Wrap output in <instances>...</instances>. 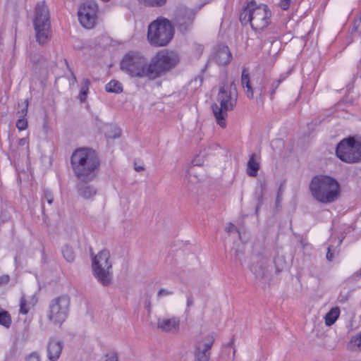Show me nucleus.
<instances>
[{
    "label": "nucleus",
    "mask_w": 361,
    "mask_h": 361,
    "mask_svg": "<svg viewBox=\"0 0 361 361\" xmlns=\"http://www.w3.org/2000/svg\"><path fill=\"white\" fill-rule=\"evenodd\" d=\"M71 164L78 180H93L97 176L100 161L95 151L84 147L73 152Z\"/></svg>",
    "instance_id": "nucleus-1"
},
{
    "label": "nucleus",
    "mask_w": 361,
    "mask_h": 361,
    "mask_svg": "<svg viewBox=\"0 0 361 361\" xmlns=\"http://www.w3.org/2000/svg\"><path fill=\"white\" fill-rule=\"evenodd\" d=\"M312 196L319 202L330 204L338 200L341 193L339 183L326 175L314 176L310 183Z\"/></svg>",
    "instance_id": "nucleus-2"
},
{
    "label": "nucleus",
    "mask_w": 361,
    "mask_h": 361,
    "mask_svg": "<svg viewBox=\"0 0 361 361\" xmlns=\"http://www.w3.org/2000/svg\"><path fill=\"white\" fill-rule=\"evenodd\" d=\"M237 99L238 92L233 82L220 87L217 96V101L220 105L213 104L212 111L217 124L221 128H226L228 111L234 109Z\"/></svg>",
    "instance_id": "nucleus-3"
},
{
    "label": "nucleus",
    "mask_w": 361,
    "mask_h": 361,
    "mask_svg": "<svg viewBox=\"0 0 361 361\" xmlns=\"http://www.w3.org/2000/svg\"><path fill=\"white\" fill-rule=\"evenodd\" d=\"M271 12L267 5H257L255 2L249 3L240 16L243 25L250 23L255 31H261L271 22Z\"/></svg>",
    "instance_id": "nucleus-4"
},
{
    "label": "nucleus",
    "mask_w": 361,
    "mask_h": 361,
    "mask_svg": "<svg viewBox=\"0 0 361 361\" xmlns=\"http://www.w3.org/2000/svg\"><path fill=\"white\" fill-rule=\"evenodd\" d=\"M174 30L166 18H157L148 26L147 40L152 46L164 47L172 39Z\"/></svg>",
    "instance_id": "nucleus-5"
},
{
    "label": "nucleus",
    "mask_w": 361,
    "mask_h": 361,
    "mask_svg": "<svg viewBox=\"0 0 361 361\" xmlns=\"http://www.w3.org/2000/svg\"><path fill=\"white\" fill-rule=\"evenodd\" d=\"M178 61L179 58L176 53L166 50L159 51L147 66V77L155 79L175 67Z\"/></svg>",
    "instance_id": "nucleus-6"
},
{
    "label": "nucleus",
    "mask_w": 361,
    "mask_h": 361,
    "mask_svg": "<svg viewBox=\"0 0 361 361\" xmlns=\"http://www.w3.org/2000/svg\"><path fill=\"white\" fill-rule=\"evenodd\" d=\"M92 256L93 275L102 286H109L112 281V262L109 251L102 250L96 255L92 253Z\"/></svg>",
    "instance_id": "nucleus-7"
},
{
    "label": "nucleus",
    "mask_w": 361,
    "mask_h": 361,
    "mask_svg": "<svg viewBox=\"0 0 361 361\" xmlns=\"http://www.w3.org/2000/svg\"><path fill=\"white\" fill-rule=\"evenodd\" d=\"M34 27L36 41L41 45L46 44L50 39L49 12L44 1L39 2L35 8Z\"/></svg>",
    "instance_id": "nucleus-8"
},
{
    "label": "nucleus",
    "mask_w": 361,
    "mask_h": 361,
    "mask_svg": "<svg viewBox=\"0 0 361 361\" xmlns=\"http://www.w3.org/2000/svg\"><path fill=\"white\" fill-rule=\"evenodd\" d=\"M336 154L342 161L353 164L361 161V141L349 137L342 140L336 149Z\"/></svg>",
    "instance_id": "nucleus-9"
},
{
    "label": "nucleus",
    "mask_w": 361,
    "mask_h": 361,
    "mask_svg": "<svg viewBox=\"0 0 361 361\" xmlns=\"http://www.w3.org/2000/svg\"><path fill=\"white\" fill-rule=\"evenodd\" d=\"M70 304V298L66 295L51 300L47 312L49 320L55 325L61 326L68 317Z\"/></svg>",
    "instance_id": "nucleus-10"
},
{
    "label": "nucleus",
    "mask_w": 361,
    "mask_h": 361,
    "mask_svg": "<svg viewBox=\"0 0 361 361\" xmlns=\"http://www.w3.org/2000/svg\"><path fill=\"white\" fill-rule=\"evenodd\" d=\"M121 68L133 77H147L146 59L137 53L127 54L121 62Z\"/></svg>",
    "instance_id": "nucleus-11"
},
{
    "label": "nucleus",
    "mask_w": 361,
    "mask_h": 361,
    "mask_svg": "<svg viewBox=\"0 0 361 361\" xmlns=\"http://www.w3.org/2000/svg\"><path fill=\"white\" fill-rule=\"evenodd\" d=\"M98 11V6L93 0H87L82 3L78 10V19L81 25L86 28H92L94 27L97 13Z\"/></svg>",
    "instance_id": "nucleus-12"
},
{
    "label": "nucleus",
    "mask_w": 361,
    "mask_h": 361,
    "mask_svg": "<svg viewBox=\"0 0 361 361\" xmlns=\"http://www.w3.org/2000/svg\"><path fill=\"white\" fill-rule=\"evenodd\" d=\"M195 18L194 12L189 8L180 7L175 13V25L181 32H185L192 24Z\"/></svg>",
    "instance_id": "nucleus-13"
},
{
    "label": "nucleus",
    "mask_w": 361,
    "mask_h": 361,
    "mask_svg": "<svg viewBox=\"0 0 361 361\" xmlns=\"http://www.w3.org/2000/svg\"><path fill=\"white\" fill-rule=\"evenodd\" d=\"M214 337L212 335H208L204 338V341L196 343L195 348L194 361H209L210 359V349L214 342Z\"/></svg>",
    "instance_id": "nucleus-14"
},
{
    "label": "nucleus",
    "mask_w": 361,
    "mask_h": 361,
    "mask_svg": "<svg viewBox=\"0 0 361 361\" xmlns=\"http://www.w3.org/2000/svg\"><path fill=\"white\" fill-rule=\"evenodd\" d=\"M90 181L79 180L76 185L78 194L85 200H92L97 193V188L93 184H90Z\"/></svg>",
    "instance_id": "nucleus-15"
},
{
    "label": "nucleus",
    "mask_w": 361,
    "mask_h": 361,
    "mask_svg": "<svg viewBox=\"0 0 361 361\" xmlns=\"http://www.w3.org/2000/svg\"><path fill=\"white\" fill-rule=\"evenodd\" d=\"M212 59L219 66H226L231 61L232 55L227 46L220 45L216 48Z\"/></svg>",
    "instance_id": "nucleus-16"
},
{
    "label": "nucleus",
    "mask_w": 361,
    "mask_h": 361,
    "mask_svg": "<svg viewBox=\"0 0 361 361\" xmlns=\"http://www.w3.org/2000/svg\"><path fill=\"white\" fill-rule=\"evenodd\" d=\"M276 80L264 77L261 82V87L259 89L260 97H264L269 94L271 99H273L276 89L279 87V81Z\"/></svg>",
    "instance_id": "nucleus-17"
},
{
    "label": "nucleus",
    "mask_w": 361,
    "mask_h": 361,
    "mask_svg": "<svg viewBox=\"0 0 361 361\" xmlns=\"http://www.w3.org/2000/svg\"><path fill=\"white\" fill-rule=\"evenodd\" d=\"M157 327L163 331L176 333L180 328V319L178 317L159 318Z\"/></svg>",
    "instance_id": "nucleus-18"
},
{
    "label": "nucleus",
    "mask_w": 361,
    "mask_h": 361,
    "mask_svg": "<svg viewBox=\"0 0 361 361\" xmlns=\"http://www.w3.org/2000/svg\"><path fill=\"white\" fill-rule=\"evenodd\" d=\"M63 349V344L61 341L55 339H50L47 345V357L50 361H57L60 357Z\"/></svg>",
    "instance_id": "nucleus-19"
},
{
    "label": "nucleus",
    "mask_w": 361,
    "mask_h": 361,
    "mask_svg": "<svg viewBox=\"0 0 361 361\" xmlns=\"http://www.w3.org/2000/svg\"><path fill=\"white\" fill-rule=\"evenodd\" d=\"M267 263V259L262 258L256 265H254L252 267L251 270L255 274L257 278L264 279L267 276L268 273Z\"/></svg>",
    "instance_id": "nucleus-20"
},
{
    "label": "nucleus",
    "mask_w": 361,
    "mask_h": 361,
    "mask_svg": "<svg viewBox=\"0 0 361 361\" xmlns=\"http://www.w3.org/2000/svg\"><path fill=\"white\" fill-rule=\"evenodd\" d=\"M241 84L244 89H246V95L249 99H252L254 91L250 85L248 71L245 68L243 70L241 75Z\"/></svg>",
    "instance_id": "nucleus-21"
},
{
    "label": "nucleus",
    "mask_w": 361,
    "mask_h": 361,
    "mask_svg": "<svg viewBox=\"0 0 361 361\" xmlns=\"http://www.w3.org/2000/svg\"><path fill=\"white\" fill-rule=\"evenodd\" d=\"M259 169V163L255 159V154H252L250 155L247 162V173L252 177H255Z\"/></svg>",
    "instance_id": "nucleus-22"
},
{
    "label": "nucleus",
    "mask_w": 361,
    "mask_h": 361,
    "mask_svg": "<svg viewBox=\"0 0 361 361\" xmlns=\"http://www.w3.org/2000/svg\"><path fill=\"white\" fill-rule=\"evenodd\" d=\"M340 314V309L338 307H333L325 315V324L326 326H330L335 323Z\"/></svg>",
    "instance_id": "nucleus-23"
},
{
    "label": "nucleus",
    "mask_w": 361,
    "mask_h": 361,
    "mask_svg": "<svg viewBox=\"0 0 361 361\" xmlns=\"http://www.w3.org/2000/svg\"><path fill=\"white\" fill-rule=\"evenodd\" d=\"M105 89L108 92L116 94L120 93L123 91V87L121 83L116 80H112L109 83H107L106 85Z\"/></svg>",
    "instance_id": "nucleus-24"
},
{
    "label": "nucleus",
    "mask_w": 361,
    "mask_h": 361,
    "mask_svg": "<svg viewBox=\"0 0 361 361\" xmlns=\"http://www.w3.org/2000/svg\"><path fill=\"white\" fill-rule=\"evenodd\" d=\"M90 85V81L89 79H84L82 80L79 94V98L82 102L86 99Z\"/></svg>",
    "instance_id": "nucleus-25"
},
{
    "label": "nucleus",
    "mask_w": 361,
    "mask_h": 361,
    "mask_svg": "<svg viewBox=\"0 0 361 361\" xmlns=\"http://www.w3.org/2000/svg\"><path fill=\"white\" fill-rule=\"evenodd\" d=\"M62 254L65 259L68 262H72L75 259V254L71 247L65 245L62 248Z\"/></svg>",
    "instance_id": "nucleus-26"
},
{
    "label": "nucleus",
    "mask_w": 361,
    "mask_h": 361,
    "mask_svg": "<svg viewBox=\"0 0 361 361\" xmlns=\"http://www.w3.org/2000/svg\"><path fill=\"white\" fill-rule=\"evenodd\" d=\"M30 60L33 63V66L35 70L37 69V66L39 64L42 67H45L47 66V61L45 59L39 55V54H34L30 56Z\"/></svg>",
    "instance_id": "nucleus-27"
},
{
    "label": "nucleus",
    "mask_w": 361,
    "mask_h": 361,
    "mask_svg": "<svg viewBox=\"0 0 361 361\" xmlns=\"http://www.w3.org/2000/svg\"><path fill=\"white\" fill-rule=\"evenodd\" d=\"M11 323L9 314L4 310L0 309V324L8 327Z\"/></svg>",
    "instance_id": "nucleus-28"
},
{
    "label": "nucleus",
    "mask_w": 361,
    "mask_h": 361,
    "mask_svg": "<svg viewBox=\"0 0 361 361\" xmlns=\"http://www.w3.org/2000/svg\"><path fill=\"white\" fill-rule=\"evenodd\" d=\"M350 343L353 350H361V333L353 336Z\"/></svg>",
    "instance_id": "nucleus-29"
},
{
    "label": "nucleus",
    "mask_w": 361,
    "mask_h": 361,
    "mask_svg": "<svg viewBox=\"0 0 361 361\" xmlns=\"http://www.w3.org/2000/svg\"><path fill=\"white\" fill-rule=\"evenodd\" d=\"M16 127L19 130H24L27 127V120L25 117H18L16 121Z\"/></svg>",
    "instance_id": "nucleus-30"
},
{
    "label": "nucleus",
    "mask_w": 361,
    "mask_h": 361,
    "mask_svg": "<svg viewBox=\"0 0 361 361\" xmlns=\"http://www.w3.org/2000/svg\"><path fill=\"white\" fill-rule=\"evenodd\" d=\"M28 100L25 99L22 104V109L18 111V117H25L27 114Z\"/></svg>",
    "instance_id": "nucleus-31"
},
{
    "label": "nucleus",
    "mask_w": 361,
    "mask_h": 361,
    "mask_svg": "<svg viewBox=\"0 0 361 361\" xmlns=\"http://www.w3.org/2000/svg\"><path fill=\"white\" fill-rule=\"evenodd\" d=\"M146 5L150 6H161L165 4L166 0H143Z\"/></svg>",
    "instance_id": "nucleus-32"
},
{
    "label": "nucleus",
    "mask_w": 361,
    "mask_h": 361,
    "mask_svg": "<svg viewBox=\"0 0 361 361\" xmlns=\"http://www.w3.org/2000/svg\"><path fill=\"white\" fill-rule=\"evenodd\" d=\"M29 311L27 307V302L24 296H22L20 305V312L23 314H26Z\"/></svg>",
    "instance_id": "nucleus-33"
},
{
    "label": "nucleus",
    "mask_w": 361,
    "mask_h": 361,
    "mask_svg": "<svg viewBox=\"0 0 361 361\" xmlns=\"http://www.w3.org/2000/svg\"><path fill=\"white\" fill-rule=\"evenodd\" d=\"M43 200H46L48 204H51L54 200L51 192L49 190H44Z\"/></svg>",
    "instance_id": "nucleus-34"
},
{
    "label": "nucleus",
    "mask_w": 361,
    "mask_h": 361,
    "mask_svg": "<svg viewBox=\"0 0 361 361\" xmlns=\"http://www.w3.org/2000/svg\"><path fill=\"white\" fill-rule=\"evenodd\" d=\"M26 361H40V356L36 352L32 353L27 357Z\"/></svg>",
    "instance_id": "nucleus-35"
},
{
    "label": "nucleus",
    "mask_w": 361,
    "mask_h": 361,
    "mask_svg": "<svg viewBox=\"0 0 361 361\" xmlns=\"http://www.w3.org/2000/svg\"><path fill=\"white\" fill-rule=\"evenodd\" d=\"M290 72L291 71L289 70L288 71L281 74L279 78L275 81H279V85H280V84L288 77V75L290 74Z\"/></svg>",
    "instance_id": "nucleus-36"
},
{
    "label": "nucleus",
    "mask_w": 361,
    "mask_h": 361,
    "mask_svg": "<svg viewBox=\"0 0 361 361\" xmlns=\"http://www.w3.org/2000/svg\"><path fill=\"white\" fill-rule=\"evenodd\" d=\"M290 72L291 71L289 70L288 71L281 74L279 78L275 81H279V85H280V84L288 77V75L290 74Z\"/></svg>",
    "instance_id": "nucleus-37"
},
{
    "label": "nucleus",
    "mask_w": 361,
    "mask_h": 361,
    "mask_svg": "<svg viewBox=\"0 0 361 361\" xmlns=\"http://www.w3.org/2000/svg\"><path fill=\"white\" fill-rule=\"evenodd\" d=\"M290 3L291 0H281L279 5L283 10L286 11L289 8Z\"/></svg>",
    "instance_id": "nucleus-38"
},
{
    "label": "nucleus",
    "mask_w": 361,
    "mask_h": 361,
    "mask_svg": "<svg viewBox=\"0 0 361 361\" xmlns=\"http://www.w3.org/2000/svg\"><path fill=\"white\" fill-rule=\"evenodd\" d=\"M172 293H173L172 291H169L166 289L161 288L159 290L157 296L159 298H160L161 296H166V295H171Z\"/></svg>",
    "instance_id": "nucleus-39"
},
{
    "label": "nucleus",
    "mask_w": 361,
    "mask_h": 361,
    "mask_svg": "<svg viewBox=\"0 0 361 361\" xmlns=\"http://www.w3.org/2000/svg\"><path fill=\"white\" fill-rule=\"evenodd\" d=\"M226 231L228 233L233 232V231L238 233V231L236 228V227L231 223L228 224V226L226 227Z\"/></svg>",
    "instance_id": "nucleus-40"
},
{
    "label": "nucleus",
    "mask_w": 361,
    "mask_h": 361,
    "mask_svg": "<svg viewBox=\"0 0 361 361\" xmlns=\"http://www.w3.org/2000/svg\"><path fill=\"white\" fill-rule=\"evenodd\" d=\"M9 281V276L8 275H4L0 276V285H6Z\"/></svg>",
    "instance_id": "nucleus-41"
},
{
    "label": "nucleus",
    "mask_w": 361,
    "mask_h": 361,
    "mask_svg": "<svg viewBox=\"0 0 361 361\" xmlns=\"http://www.w3.org/2000/svg\"><path fill=\"white\" fill-rule=\"evenodd\" d=\"M115 131H116V133H115V134L114 135H111L109 134H106V137L108 138H114V139H115L116 137H119L120 135H121V130H120V129L115 128Z\"/></svg>",
    "instance_id": "nucleus-42"
},
{
    "label": "nucleus",
    "mask_w": 361,
    "mask_h": 361,
    "mask_svg": "<svg viewBox=\"0 0 361 361\" xmlns=\"http://www.w3.org/2000/svg\"><path fill=\"white\" fill-rule=\"evenodd\" d=\"M18 145L19 146H25V145L27 146L28 145L27 138L23 137V138L19 139Z\"/></svg>",
    "instance_id": "nucleus-43"
},
{
    "label": "nucleus",
    "mask_w": 361,
    "mask_h": 361,
    "mask_svg": "<svg viewBox=\"0 0 361 361\" xmlns=\"http://www.w3.org/2000/svg\"><path fill=\"white\" fill-rule=\"evenodd\" d=\"M262 192H260V195L258 197V203H257V205L256 207V210H255V213L257 214V212H258V209H259V207L262 205Z\"/></svg>",
    "instance_id": "nucleus-44"
},
{
    "label": "nucleus",
    "mask_w": 361,
    "mask_h": 361,
    "mask_svg": "<svg viewBox=\"0 0 361 361\" xmlns=\"http://www.w3.org/2000/svg\"><path fill=\"white\" fill-rule=\"evenodd\" d=\"M326 259L330 262H331L334 259V255L331 252L330 247H328V251L326 253Z\"/></svg>",
    "instance_id": "nucleus-45"
},
{
    "label": "nucleus",
    "mask_w": 361,
    "mask_h": 361,
    "mask_svg": "<svg viewBox=\"0 0 361 361\" xmlns=\"http://www.w3.org/2000/svg\"><path fill=\"white\" fill-rule=\"evenodd\" d=\"M104 361H118V357L115 354L110 356H106V358Z\"/></svg>",
    "instance_id": "nucleus-46"
},
{
    "label": "nucleus",
    "mask_w": 361,
    "mask_h": 361,
    "mask_svg": "<svg viewBox=\"0 0 361 361\" xmlns=\"http://www.w3.org/2000/svg\"><path fill=\"white\" fill-rule=\"evenodd\" d=\"M193 304V298L192 295H187V306L188 307H190Z\"/></svg>",
    "instance_id": "nucleus-47"
},
{
    "label": "nucleus",
    "mask_w": 361,
    "mask_h": 361,
    "mask_svg": "<svg viewBox=\"0 0 361 361\" xmlns=\"http://www.w3.org/2000/svg\"><path fill=\"white\" fill-rule=\"evenodd\" d=\"M135 169L137 171H142L144 170V167L135 165Z\"/></svg>",
    "instance_id": "nucleus-48"
},
{
    "label": "nucleus",
    "mask_w": 361,
    "mask_h": 361,
    "mask_svg": "<svg viewBox=\"0 0 361 361\" xmlns=\"http://www.w3.org/2000/svg\"><path fill=\"white\" fill-rule=\"evenodd\" d=\"M150 301H146L145 307L148 310V312H150Z\"/></svg>",
    "instance_id": "nucleus-49"
},
{
    "label": "nucleus",
    "mask_w": 361,
    "mask_h": 361,
    "mask_svg": "<svg viewBox=\"0 0 361 361\" xmlns=\"http://www.w3.org/2000/svg\"><path fill=\"white\" fill-rule=\"evenodd\" d=\"M71 76H72V79H73V83L76 82H77V79H76V77L74 75L73 71H71Z\"/></svg>",
    "instance_id": "nucleus-50"
},
{
    "label": "nucleus",
    "mask_w": 361,
    "mask_h": 361,
    "mask_svg": "<svg viewBox=\"0 0 361 361\" xmlns=\"http://www.w3.org/2000/svg\"><path fill=\"white\" fill-rule=\"evenodd\" d=\"M345 300H344V298H342V299L341 300V301H342V302H343V301H345Z\"/></svg>",
    "instance_id": "nucleus-51"
}]
</instances>
